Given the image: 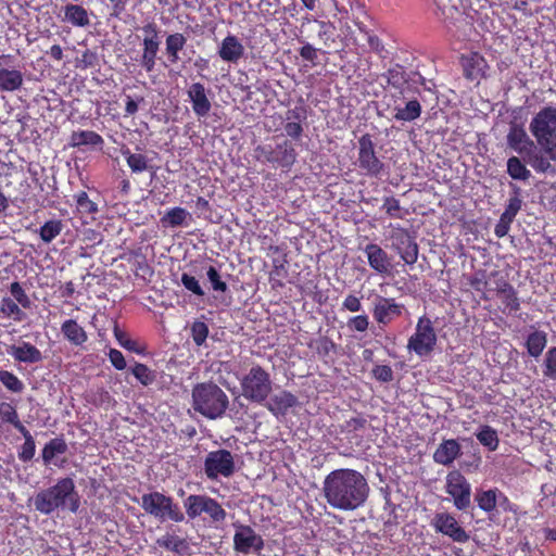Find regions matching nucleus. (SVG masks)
Returning a JSON list of instances; mask_svg holds the SVG:
<instances>
[{"mask_svg": "<svg viewBox=\"0 0 556 556\" xmlns=\"http://www.w3.org/2000/svg\"><path fill=\"white\" fill-rule=\"evenodd\" d=\"M368 494L367 480L354 469H336L323 482V495L328 505L337 510L351 511L359 508Z\"/></svg>", "mask_w": 556, "mask_h": 556, "instance_id": "obj_1", "label": "nucleus"}, {"mask_svg": "<svg viewBox=\"0 0 556 556\" xmlns=\"http://www.w3.org/2000/svg\"><path fill=\"white\" fill-rule=\"evenodd\" d=\"M529 130L540 151H531L528 164L540 174L554 172L552 162H556V106L545 105L531 118Z\"/></svg>", "mask_w": 556, "mask_h": 556, "instance_id": "obj_2", "label": "nucleus"}, {"mask_svg": "<svg viewBox=\"0 0 556 556\" xmlns=\"http://www.w3.org/2000/svg\"><path fill=\"white\" fill-rule=\"evenodd\" d=\"M29 502L43 515H50L60 507H67L75 513L79 507L75 483L71 478L58 480L53 486L41 490Z\"/></svg>", "mask_w": 556, "mask_h": 556, "instance_id": "obj_3", "label": "nucleus"}, {"mask_svg": "<svg viewBox=\"0 0 556 556\" xmlns=\"http://www.w3.org/2000/svg\"><path fill=\"white\" fill-rule=\"evenodd\" d=\"M228 404L227 394L215 383H199L192 390L194 410L210 419L220 417L227 409Z\"/></svg>", "mask_w": 556, "mask_h": 556, "instance_id": "obj_4", "label": "nucleus"}, {"mask_svg": "<svg viewBox=\"0 0 556 556\" xmlns=\"http://www.w3.org/2000/svg\"><path fill=\"white\" fill-rule=\"evenodd\" d=\"M242 396L251 402L263 404L268 399L273 382L270 375L260 365H254L241 378Z\"/></svg>", "mask_w": 556, "mask_h": 556, "instance_id": "obj_5", "label": "nucleus"}, {"mask_svg": "<svg viewBox=\"0 0 556 556\" xmlns=\"http://www.w3.org/2000/svg\"><path fill=\"white\" fill-rule=\"evenodd\" d=\"M141 507L161 521L172 520L181 522L185 519L179 506L173 498L160 492L144 494L141 497Z\"/></svg>", "mask_w": 556, "mask_h": 556, "instance_id": "obj_6", "label": "nucleus"}, {"mask_svg": "<svg viewBox=\"0 0 556 556\" xmlns=\"http://www.w3.org/2000/svg\"><path fill=\"white\" fill-rule=\"evenodd\" d=\"M437 341V333L431 320L422 316L417 321L415 332L408 339L407 350L419 357H426L433 352Z\"/></svg>", "mask_w": 556, "mask_h": 556, "instance_id": "obj_7", "label": "nucleus"}, {"mask_svg": "<svg viewBox=\"0 0 556 556\" xmlns=\"http://www.w3.org/2000/svg\"><path fill=\"white\" fill-rule=\"evenodd\" d=\"M184 506L186 513L190 519L200 517L202 514H206L213 522H223L226 519V510L222 505L214 498L207 495H189Z\"/></svg>", "mask_w": 556, "mask_h": 556, "instance_id": "obj_8", "label": "nucleus"}, {"mask_svg": "<svg viewBox=\"0 0 556 556\" xmlns=\"http://www.w3.org/2000/svg\"><path fill=\"white\" fill-rule=\"evenodd\" d=\"M236 471L233 454L228 450H216L207 453L204 459V473L210 480L219 477L229 478Z\"/></svg>", "mask_w": 556, "mask_h": 556, "instance_id": "obj_9", "label": "nucleus"}, {"mask_svg": "<svg viewBox=\"0 0 556 556\" xmlns=\"http://www.w3.org/2000/svg\"><path fill=\"white\" fill-rule=\"evenodd\" d=\"M445 492L452 497L455 507L467 509L471 503V485L457 470L447 473L445 478Z\"/></svg>", "mask_w": 556, "mask_h": 556, "instance_id": "obj_10", "label": "nucleus"}, {"mask_svg": "<svg viewBox=\"0 0 556 556\" xmlns=\"http://www.w3.org/2000/svg\"><path fill=\"white\" fill-rule=\"evenodd\" d=\"M255 153L261 162L277 164L281 167H290L296 159V153L288 141H283L275 148L270 146L257 147Z\"/></svg>", "mask_w": 556, "mask_h": 556, "instance_id": "obj_11", "label": "nucleus"}, {"mask_svg": "<svg viewBox=\"0 0 556 556\" xmlns=\"http://www.w3.org/2000/svg\"><path fill=\"white\" fill-rule=\"evenodd\" d=\"M233 548L241 554H260L264 548V540L250 526L233 525Z\"/></svg>", "mask_w": 556, "mask_h": 556, "instance_id": "obj_12", "label": "nucleus"}, {"mask_svg": "<svg viewBox=\"0 0 556 556\" xmlns=\"http://www.w3.org/2000/svg\"><path fill=\"white\" fill-rule=\"evenodd\" d=\"M358 164L359 167L371 176H378L382 168V162L376 156L375 146L368 135L363 136L358 140Z\"/></svg>", "mask_w": 556, "mask_h": 556, "instance_id": "obj_13", "label": "nucleus"}, {"mask_svg": "<svg viewBox=\"0 0 556 556\" xmlns=\"http://www.w3.org/2000/svg\"><path fill=\"white\" fill-rule=\"evenodd\" d=\"M369 267L381 276H389L392 273V257L378 244L368 243L364 248Z\"/></svg>", "mask_w": 556, "mask_h": 556, "instance_id": "obj_14", "label": "nucleus"}, {"mask_svg": "<svg viewBox=\"0 0 556 556\" xmlns=\"http://www.w3.org/2000/svg\"><path fill=\"white\" fill-rule=\"evenodd\" d=\"M433 526L438 532L450 536L454 542L465 543L469 534L459 526L456 518L450 514H438L433 519Z\"/></svg>", "mask_w": 556, "mask_h": 556, "instance_id": "obj_15", "label": "nucleus"}, {"mask_svg": "<svg viewBox=\"0 0 556 556\" xmlns=\"http://www.w3.org/2000/svg\"><path fill=\"white\" fill-rule=\"evenodd\" d=\"M403 305L394 301V299L376 296L374 301L372 315L377 323L387 325L395 317L402 314Z\"/></svg>", "mask_w": 556, "mask_h": 556, "instance_id": "obj_16", "label": "nucleus"}, {"mask_svg": "<svg viewBox=\"0 0 556 556\" xmlns=\"http://www.w3.org/2000/svg\"><path fill=\"white\" fill-rule=\"evenodd\" d=\"M507 144L518 154H526L528 161L531 151H539L534 142L529 138L525 128L518 124H513L507 134Z\"/></svg>", "mask_w": 556, "mask_h": 556, "instance_id": "obj_17", "label": "nucleus"}, {"mask_svg": "<svg viewBox=\"0 0 556 556\" xmlns=\"http://www.w3.org/2000/svg\"><path fill=\"white\" fill-rule=\"evenodd\" d=\"M188 98L192 104V110L198 117H205L212 109L207 97L206 88L201 83H193L187 90Z\"/></svg>", "mask_w": 556, "mask_h": 556, "instance_id": "obj_18", "label": "nucleus"}, {"mask_svg": "<svg viewBox=\"0 0 556 556\" xmlns=\"http://www.w3.org/2000/svg\"><path fill=\"white\" fill-rule=\"evenodd\" d=\"M244 54V46L233 35H228L218 47L219 58L229 63H238Z\"/></svg>", "mask_w": 556, "mask_h": 556, "instance_id": "obj_19", "label": "nucleus"}, {"mask_svg": "<svg viewBox=\"0 0 556 556\" xmlns=\"http://www.w3.org/2000/svg\"><path fill=\"white\" fill-rule=\"evenodd\" d=\"M460 455V445L454 439L444 440L435 450L433 459L440 465H451Z\"/></svg>", "mask_w": 556, "mask_h": 556, "instance_id": "obj_20", "label": "nucleus"}, {"mask_svg": "<svg viewBox=\"0 0 556 556\" xmlns=\"http://www.w3.org/2000/svg\"><path fill=\"white\" fill-rule=\"evenodd\" d=\"M396 240L395 249L401 258L408 265L415 264L418 258L417 243L405 231H400Z\"/></svg>", "mask_w": 556, "mask_h": 556, "instance_id": "obj_21", "label": "nucleus"}, {"mask_svg": "<svg viewBox=\"0 0 556 556\" xmlns=\"http://www.w3.org/2000/svg\"><path fill=\"white\" fill-rule=\"evenodd\" d=\"M7 352L15 361L22 363H38L42 359L41 352L35 345L28 342L11 345Z\"/></svg>", "mask_w": 556, "mask_h": 556, "instance_id": "obj_22", "label": "nucleus"}, {"mask_svg": "<svg viewBox=\"0 0 556 556\" xmlns=\"http://www.w3.org/2000/svg\"><path fill=\"white\" fill-rule=\"evenodd\" d=\"M295 403L296 397L292 393L280 391L273 395L269 401L265 403V406L274 415H283L289 408L294 406Z\"/></svg>", "mask_w": 556, "mask_h": 556, "instance_id": "obj_23", "label": "nucleus"}, {"mask_svg": "<svg viewBox=\"0 0 556 556\" xmlns=\"http://www.w3.org/2000/svg\"><path fill=\"white\" fill-rule=\"evenodd\" d=\"M525 345L528 354L538 358L547 345V333L532 328V331L527 336Z\"/></svg>", "mask_w": 556, "mask_h": 556, "instance_id": "obj_24", "label": "nucleus"}, {"mask_svg": "<svg viewBox=\"0 0 556 556\" xmlns=\"http://www.w3.org/2000/svg\"><path fill=\"white\" fill-rule=\"evenodd\" d=\"M63 21L76 27H86L90 24L88 12L85 8L78 4H66L63 8Z\"/></svg>", "mask_w": 556, "mask_h": 556, "instance_id": "obj_25", "label": "nucleus"}, {"mask_svg": "<svg viewBox=\"0 0 556 556\" xmlns=\"http://www.w3.org/2000/svg\"><path fill=\"white\" fill-rule=\"evenodd\" d=\"M160 41L156 34L143 39V54L141 65L147 72H152L155 66V59L159 51Z\"/></svg>", "mask_w": 556, "mask_h": 556, "instance_id": "obj_26", "label": "nucleus"}, {"mask_svg": "<svg viewBox=\"0 0 556 556\" xmlns=\"http://www.w3.org/2000/svg\"><path fill=\"white\" fill-rule=\"evenodd\" d=\"M23 74L18 70L0 68V90L16 91L23 85Z\"/></svg>", "mask_w": 556, "mask_h": 556, "instance_id": "obj_27", "label": "nucleus"}, {"mask_svg": "<svg viewBox=\"0 0 556 556\" xmlns=\"http://www.w3.org/2000/svg\"><path fill=\"white\" fill-rule=\"evenodd\" d=\"M63 336L75 345H81L87 341V333L77 321L73 319L65 320L61 326Z\"/></svg>", "mask_w": 556, "mask_h": 556, "instance_id": "obj_28", "label": "nucleus"}, {"mask_svg": "<svg viewBox=\"0 0 556 556\" xmlns=\"http://www.w3.org/2000/svg\"><path fill=\"white\" fill-rule=\"evenodd\" d=\"M484 65L483 58L476 53L463 59L464 73L470 80H478L482 76Z\"/></svg>", "mask_w": 556, "mask_h": 556, "instance_id": "obj_29", "label": "nucleus"}, {"mask_svg": "<svg viewBox=\"0 0 556 556\" xmlns=\"http://www.w3.org/2000/svg\"><path fill=\"white\" fill-rule=\"evenodd\" d=\"M188 219H191L188 211L182 207H173L161 218V223L166 227H179L187 225Z\"/></svg>", "mask_w": 556, "mask_h": 556, "instance_id": "obj_30", "label": "nucleus"}, {"mask_svg": "<svg viewBox=\"0 0 556 556\" xmlns=\"http://www.w3.org/2000/svg\"><path fill=\"white\" fill-rule=\"evenodd\" d=\"M186 38L182 34L176 33L167 36L166 38V54L170 63H177L179 61V51H181L186 45Z\"/></svg>", "mask_w": 556, "mask_h": 556, "instance_id": "obj_31", "label": "nucleus"}, {"mask_svg": "<svg viewBox=\"0 0 556 556\" xmlns=\"http://www.w3.org/2000/svg\"><path fill=\"white\" fill-rule=\"evenodd\" d=\"M394 118L401 122H413L421 114V105L417 100H410L404 108H395Z\"/></svg>", "mask_w": 556, "mask_h": 556, "instance_id": "obj_32", "label": "nucleus"}, {"mask_svg": "<svg viewBox=\"0 0 556 556\" xmlns=\"http://www.w3.org/2000/svg\"><path fill=\"white\" fill-rule=\"evenodd\" d=\"M71 143L74 147L80 146H101L103 139L100 135L91 130L75 131L71 136Z\"/></svg>", "mask_w": 556, "mask_h": 556, "instance_id": "obj_33", "label": "nucleus"}, {"mask_svg": "<svg viewBox=\"0 0 556 556\" xmlns=\"http://www.w3.org/2000/svg\"><path fill=\"white\" fill-rule=\"evenodd\" d=\"M66 451L67 445L63 439H52L45 445L42 450V459L46 465L51 464L55 456L64 454Z\"/></svg>", "mask_w": 556, "mask_h": 556, "instance_id": "obj_34", "label": "nucleus"}, {"mask_svg": "<svg viewBox=\"0 0 556 556\" xmlns=\"http://www.w3.org/2000/svg\"><path fill=\"white\" fill-rule=\"evenodd\" d=\"M156 544L175 553H181L187 548L186 540L173 533H165L156 540Z\"/></svg>", "mask_w": 556, "mask_h": 556, "instance_id": "obj_35", "label": "nucleus"}, {"mask_svg": "<svg viewBox=\"0 0 556 556\" xmlns=\"http://www.w3.org/2000/svg\"><path fill=\"white\" fill-rule=\"evenodd\" d=\"M507 173L516 180H528L531 176V172L517 156H511L507 161Z\"/></svg>", "mask_w": 556, "mask_h": 556, "instance_id": "obj_36", "label": "nucleus"}, {"mask_svg": "<svg viewBox=\"0 0 556 556\" xmlns=\"http://www.w3.org/2000/svg\"><path fill=\"white\" fill-rule=\"evenodd\" d=\"M476 435L478 441L490 451H495L498 447L497 432L490 426H482Z\"/></svg>", "mask_w": 556, "mask_h": 556, "instance_id": "obj_37", "label": "nucleus"}, {"mask_svg": "<svg viewBox=\"0 0 556 556\" xmlns=\"http://www.w3.org/2000/svg\"><path fill=\"white\" fill-rule=\"evenodd\" d=\"M434 2L445 20H454L460 12L462 0H434Z\"/></svg>", "mask_w": 556, "mask_h": 556, "instance_id": "obj_38", "label": "nucleus"}, {"mask_svg": "<svg viewBox=\"0 0 556 556\" xmlns=\"http://www.w3.org/2000/svg\"><path fill=\"white\" fill-rule=\"evenodd\" d=\"M63 224L59 219H51L46 222L39 230V235L42 241L49 243L55 239L62 231Z\"/></svg>", "mask_w": 556, "mask_h": 556, "instance_id": "obj_39", "label": "nucleus"}, {"mask_svg": "<svg viewBox=\"0 0 556 556\" xmlns=\"http://www.w3.org/2000/svg\"><path fill=\"white\" fill-rule=\"evenodd\" d=\"M122 153L126 159L127 165L134 173H142L149 168L146 155L131 153L129 150H125Z\"/></svg>", "mask_w": 556, "mask_h": 556, "instance_id": "obj_40", "label": "nucleus"}, {"mask_svg": "<svg viewBox=\"0 0 556 556\" xmlns=\"http://www.w3.org/2000/svg\"><path fill=\"white\" fill-rule=\"evenodd\" d=\"M542 371L544 378L556 381V346L551 348L545 353Z\"/></svg>", "mask_w": 556, "mask_h": 556, "instance_id": "obj_41", "label": "nucleus"}, {"mask_svg": "<svg viewBox=\"0 0 556 556\" xmlns=\"http://www.w3.org/2000/svg\"><path fill=\"white\" fill-rule=\"evenodd\" d=\"M0 311L4 316L12 317L15 321H22L26 317L18 304L10 298H4L2 300Z\"/></svg>", "mask_w": 556, "mask_h": 556, "instance_id": "obj_42", "label": "nucleus"}, {"mask_svg": "<svg viewBox=\"0 0 556 556\" xmlns=\"http://www.w3.org/2000/svg\"><path fill=\"white\" fill-rule=\"evenodd\" d=\"M497 493L495 489L478 492L476 496L478 506L486 513L492 511L496 507Z\"/></svg>", "mask_w": 556, "mask_h": 556, "instance_id": "obj_43", "label": "nucleus"}, {"mask_svg": "<svg viewBox=\"0 0 556 556\" xmlns=\"http://www.w3.org/2000/svg\"><path fill=\"white\" fill-rule=\"evenodd\" d=\"M114 337L117 340L118 344L131 352L137 354H142L144 349L139 345V343L135 340H131L124 331H122L117 326L114 328Z\"/></svg>", "mask_w": 556, "mask_h": 556, "instance_id": "obj_44", "label": "nucleus"}, {"mask_svg": "<svg viewBox=\"0 0 556 556\" xmlns=\"http://www.w3.org/2000/svg\"><path fill=\"white\" fill-rule=\"evenodd\" d=\"M0 381L12 392H21L24 389L23 382L12 372L0 371Z\"/></svg>", "mask_w": 556, "mask_h": 556, "instance_id": "obj_45", "label": "nucleus"}, {"mask_svg": "<svg viewBox=\"0 0 556 556\" xmlns=\"http://www.w3.org/2000/svg\"><path fill=\"white\" fill-rule=\"evenodd\" d=\"M208 336V327L203 321H194L191 326V337L197 345H202Z\"/></svg>", "mask_w": 556, "mask_h": 556, "instance_id": "obj_46", "label": "nucleus"}, {"mask_svg": "<svg viewBox=\"0 0 556 556\" xmlns=\"http://www.w3.org/2000/svg\"><path fill=\"white\" fill-rule=\"evenodd\" d=\"M502 302L505 304L509 311H517L519 308V301L515 294L513 288L508 285H505L504 288L500 291Z\"/></svg>", "mask_w": 556, "mask_h": 556, "instance_id": "obj_47", "label": "nucleus"}, {"mask_svg": "<svg viewBox=\"0 0 556 556\" xmlns=\"http://www.w3.org/2000/svg\"><path fill=\"white\" fill-rule=\"evenodd\" d=\"M10 292L14 301L24 308H28L31 304L30 299L18 282L11 283Z\"/></svg>", "mask_w": 556, "mask_h": 556, "instance_id": "obj_48", "label": "nucleus"}, {"mask_svg": "<svg viewBox=\"0 0 556 556\" xmlns=\"http://www.w3.org/2000/svg\"><path fill=\"white\" fill-rule=\"evenodd\" d=\"M206 276L208 281L211 282L212 289L217 292H226L228 287L225 281L222 280V277L218 273V270L210 266L206 271Z\"/></svg>", "mask_w": 556, "mask_h": 556, "instance_id": "obj_49", "label": "nucleus"}, {"mask_svg": "<svg viewBox=\"0 0 556 556\" xmlns=\"http://www.w3.org/2000/svg\"><path fill=\"white\" fill-rule=\"evenodd\" d=\"M77 208L81 213L91 214L97 212L98 207L93 203L85 191H81L75 195Z\"/></svg>", "mask_w": 556, "mask_h": 556, "instance_id": "obj_50", "label": "nucleus"}, {"mask_svg": "<svg viewBox=\"0 0 556 556\" xmlns=\"http://www.w3.org/2000/svg\"><path fill=\"white\" fill-rule=\"evenodd\" d=\"M521 205H522V201L519 197H517V195L511 197L508 201V204H507L505 211L501 215V217L513 223L517 213L520 211Z\"/></svg>", "mask_w": 556, "mask_h": 556, "instance_id": "obj_51", "label": "nucleus"}, {"mask_svg": "<svg viewBox=\"0 0 556 556\" xmlns=\"http://www.w3.org/2000/svg\"><path fill=\"white\" fill-rule=\"evenodd\" d=\"M181 283L188 291L192 292L193 294L199 296L204 295V291L195 277L184 273L181 275Z\"/></svg>", "mask_w": 556, "mask_h": 556, "instance_id": "obj_52", "label": "nucleus"}, {"mask_svg": "<svg viewBox=\"0 0 556 556\" xmlns=\"http://www.w3.org/2000/svg\"><path fill=\"white\" fill-rule=\"evenodd\" d=\"M132 374L144 386H148L153 381L151 370L143 364H136L132 368Z\"/></svg>", "mask_w": 556, "mask_h": 556, "instance_id": "obj_53", "label": "nucleus"}, {"mask_svg": "<svg viewBox=\"0 0 556 556\" xmlns=\"http://www.w3.org/2000/svg\"><path fill=\"white\" fill-rule=\"evenodd\" d=\"M369 319L367 315H357L351 317L348 321V327L351 330L364 332L368 329Z\"/></svg>", "mask_w": 556, "mask_h": 556, "instance_id": "obj_54", "label": "nucleus"}, {"mask_svg": "<svg viewBox=\"0 0 556 556\" xmlns=\"http://www.w3.org/2000/svg\"><path fill=\"white\" fill-rule=\"evenodd\" d=\"M0 416L4 421L10 422L12 425L17 422L18 420V416L15 408L10 403L7 402L0 403Z\"/></svg>", "mask_w": 556, "mask_h": 556, "instance_id": "obj_55", "label": "nucleus"}, {"mask_svg": "<svg viewBox=\"0 0 556 556\" xmlns=\"http://www.w3.org/2000/svg\"><path fill=\"white\" fill-rule=\"evenodd\" d=\"M372 375L381 382H390L393 379V371L388 365H377L372 369Z\"/></svg>", "mask_w": 556, "mask_h": 556, "instance_id": "obj_56", "label": "nucleus"}, {"mask_svg": "<svg viewBox=\"0 0 556 556\" xmlns=\"http://www.w3.org/2000/svg\"><path fill=\"white\" fill-rule=\"evenodd\" d=\"M35 448H36V445H35L34 439L27 438V440H25L24 444L22 445V448L20 452V458L23 462L30 460L35 455Z\"/></svg>", "mask_w": 556, "mask_h": 556, "instance_id": "obj_57", "label": "nucleus"}, {"mask_svg": "<svg viewBox=\"0 0 556 556\" xmlns=\"http://www.w3.org/2000/svg\"><path fill=\"white\" fill-rule=\"evenodd\" d=\"M109 358H110V362L112 363V365L116 369H118V370L125 369L126 361H125L124 355L122 354L121 351H118L116 349H111L110 352H109Z\"/></svg>", "mask_w": 556, "mask_h": 556, "instance_id": "obj_58", "label": "nucleus"}, {"mask_svg": "<svg viewBox=\"0 0 556 556\" xmlns=\"http://www.w3.org/2000/svg\"><path fill=\"white\" fill-rule=\"evenodd\" d=\"M342 306L344 309L349 311V312H352V313H356V312H359L362 309V303H361V300L353 295V294H349L343 303H342Z\"/></svg>", "mask_w": 556, "mask_h": 556, "instance_id": "obj_59", "label": "nucleus"}, {"mask_svg": "<svg viewBox=\"0 0 556 556\" xmlns=\"http://www.w3.org/2000/svg\"><path fill=\"white\" fill-rule=\"evenodd\" d=\"M383 208L390 216L397 217V212L400 211V202L394 198H388L383 203Z\"/></svg>", "mask_w": 556, "mask_h": 556, "instance_id": "obj_60", "label": "nucleus"}, {"mask_svg": "<svg viewBox=\"0 0 556 556\" xmlns=\"http://www.w3.org/2000/svg\"><path fill=\"white\" fill-rule=\"evenodd\" d=\"M510 222L500 217V220L497 222V224L495 225V228H494V233L497 238H503L505 237L509 229H510Z\"/></svg>", "mask_w": 556, "mask_h": 556, "instance_id": "obj_61", "label": "nucleus"}, {"mask_svg": "<svg viewBox=\"0 0 556 556\" xmlns=\"http://www.w3.org/2000/svg\"><path fill=\"white\" fill-rule=\"evenodd\" d=\"M302 126L295 122H290L285 127L286 134L292 138H299L302 134Z\"/></svg>", "mask_w": 556, "mask_h": 556, "instance_id": "obj_62", "label": "nucleus"}, {"mask_svg": "<svg viewBox=\"0 0 556 556\" xmlns=\"http://www.w3.org/2000/svg\"><path fill=\"white\" fill-rule=\"evenodd\" d=\"M300 54L303 59L314 61L317 56L316 50L311 45H305L301 48Z\"/></svg>", "mask_w": 556, "mask_h": 556, "instance_id": "obj_63", "label": "nucleus"}, {"mask_svg": "<svg viewBox=\"0 0 556 556\" xmlns=\"http://www.w3.org/2000/svg\"><path fill=\"white\" fill-rule=\"evenodd\" d=\"M125 111L128 115H134L138 111V102L129 96L126 97Z\"/></svg>", "mask_w": 556, "mask_h": 556, "instance_id": "obj_64", "label": "nucleus"}]
</instances>
